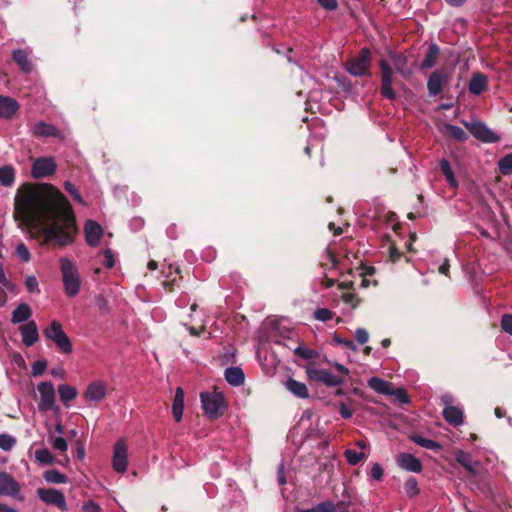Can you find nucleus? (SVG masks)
<instances>
[{
	"label": "nucleus",
	"instance_id": "obj_8",
	"mask_svg": "<svg viewBox=\"0 0 512 512\" xmlns=\"http://www.w3.org/2000/svg\"><path fill=\"white\" fill-rule=\"evenodd\" d=\"M40 395L38 409L42 412L51 411L55 408L56 397L54 385L50 381L40 382L37 386Z\"/></svg>",
	"mask_w": 512,
	"mask_h": 512
},
{
	"label": "nucleus",
	"instance_id": "obj_47",
	"mask_svg": "<svg viewBox=\"0 0 512 512\" xmlns=\"http://www.w3.org/2000/svg\"><path fill=\"white\" fill-rule=\"evenodd\" d=\"M16 255L23 262H28L31 258L28 248L23 243L17 245Z\"/></svg>",
	"mask_w": 512,
	"mask_h": 512
},
{
	"label": "nucleus",
	"instance_id": "obj_27",
	"mask_svg": "<svg viewBox=\"0 0 512 512\" xmlns=\"http://www.w3.org/2000/svg\"><path fill=\"white\" fill-rule=\"evenodd\" d=\"M226 381L232 386H240L244 383L245 376L241 368L229 367L224 373Z\"/></svg>",
	"mask_w": 512,
	"mask_h": 512
},
{
	"label": "nucleus",
	"instance_id": "obj_49",
	"mask_svg": "<svg viewBox=\"0 0 512 512\" xmlns=\"http://www.w3.org/2000/svg\"><path fill=\"white\" fill-rule=\"evenodd\" d=\"M25 286L30 293H39V284L35 276H27Z\"/></svg>",
	"mask_w": 512,
	"mask_h": 512
},
{
	"label": "nucleus",
	"instance_id": "obj_52",
	"mask_svg": "<svg viewBox=\"0 0 512 512\" xmlns=\"http://www.w3.org/2000/svg\"><path fill=\"white\" fill-rule=\"evenodd\" d=\"M369 334L366 329L358 328L355 331V339L359 344H365L368 341Z\"/></svg>",
	"mask_w": 512,
	"mask_h": 512
},
{
	"label": "nucleus",
	"instance_id": "obj_31",
	"mask_svg": "<svg viewBox=\"0 0 512 512\" xmlns=\"http://www.w3.org/2000/svg\"><path fill=\"white\" fill-rule=\"evenodd\" d=\"M455 458L459 464H461L470 474L475 475L476 469L474 468V464L472 462V456L470 453L458 450L455 453Z\"/></svg>",
	"mask_w": 512,
	"mask_h": 512
},
{
	"label": "nucleus",
	"instance_id": "obj_13",
	"mask_svg": "<svg viewBox=\"0 0 512 512\" xmlns=\"http://www.w3.org/2000/svg\"><path fill=\"white\" fill-rule=\"evenodd\" d=\"M379 66L381 68V94L383 97L393 100L396 97V93L392 88V68L386 60H380Z\"/></svg>",
	"mask_w": 512,
	"mask_h": 512
},
{
	"label": "nucleus",
	"instance_id": "obj_12",
	"mask_svg": "<svg viewBox=\"0 0 512 512\" xmlns=\"http://www.w3.org/2000/svg\"><path fill=\"white\" fill-rule=\"evenodd\" d=\"M449 73L445 68L436 69L428 78L427 90L430 96H437L448 82Z\"/></svg>",
	"mask_w": 512,
	"mask_h": 512
},
{
	"label": "nucleus",
	"instance_id": "obj_50",
	"mask_svg": "<svg viewBox=\"0 0 512 512\" xmlns=\"http://www.w3.org/2000/svg\"><path fill=\"white\" fill-rule=\"evenodd\" d=\"M501 328L512 336V314H504L501 318Z\"/></svg>",
	"mask_w": 512,
	"mask_h": 512
},
{
	"label": "nucleus",
	"instance_id": "obj_16",
	"mask_svg": "<svg viewBox=\"0 0 512 512\" xmlns=\"http://www.w3.org/2000/svg\"><path fill=\"white\" fill-rule=\"evenodd\" d=\"M397 465L406 471L420 473L422 471V463L421 461L410 453H400L396 457Z\"/></svg>",
	"mask_w": 512,
	"mask_h": 512
},
{
	"label": "nucleus",
	"instance_id": "obj_19",
	"mask_svg": "<svg viewBox=\"0 0 512 512\" xmlns=\"http://www.w3.org/2000/svg\"><path fill=\"white\" fill-rule=\"evenodd\" d=\"M31 50L15 49L12 51V59L18 65L19 69L24 73H30L34 66L30 59Z\"/></svg>",
	"mask_w": 512,
	"mask_h": 512
},
{
	"label": "nucleus",
	"instance_id": "obj_25",
	"mask_svg": "<svg viewBox=\"0 0 512 512\" xmlns=\"http://www.w3.org/2000/svg\"><path fill=\"white\" fill-rule=\"evenodd\" d=\"M285 387L289 392L298 398L306 399L309 396L308 388L303 382L289 378L285 383Z\"/></svg>",
	"mask_w": 512,
	"mask_h": 512
},
{
	"label": "nucleus",
	"instance_id": "obj_6",
	"mask_svg": "<svg viewBox=\"0 0 512 512\" xmlns=\"http://www.w3.org/2000/svg\"><path fill=\"white\" fill-rule=\"evenodd\" d=\"M441 402L444 405L443 417L447 423L454 427L461 426L464 423V415L462 408L454 406V399L450 394H444L441 397Z\"/></svg>",
	"mask_w": 512,
	"mask_h": 512
},
{
	"label": "nucleus",
	"instance_id": "obj_7",
	"mask_svg": "<svg viewBox=\"0 0 512 512\" xmlns=\"http://www.w3.org/2000/svg\"><path fill=\"white\" fill-rule=\"evenodd\" d=\"M128 465V444L121 438L113 447L112 467L116 473L123 474L127 471Z\"/></svg>",
	"mask_w": 512,
	"mask_h": 512
},
{
	"label": "nucleus",
	"instance_id": "obj_14",
	"mask_svg": "<svg viewBox=\"0 0 512 512\" xmlns=\"http://www.w3.org/2000/svg\"><path fill=\"white\" fill-rule=\"evenodd\" d=\"M465 125L471 134L482 142L495 143L499 140V136L482 122H471Z\"/></svg>",
	"mask_w": 512,
	"mask_h": 512
},
{
	"label": "nucleus",
	"instance_id": "obj_22",
	"mask_svg": "<svg viewBox=\"0 0 512 512\" xmlns=\"http://www.w3.org/2000/svg\"><path fill=\"white\" fill-rule=\"evenodd\" d=\"M18 102L8 96L0 95V117L10 119L18 111Z\"/></svg>",
	"mask_w": 512,
	"mask_h": 512
},
{
	"label": "nucleus",
	"instance_id": "obj_63",
	"mask_svg": "<svg viewBox=\"0 0 512 512\" xmlns=\"http://www.w3.org/2000/svg\"><path fill=\"white\" fill-rule=\"evenodd\" d=\"M283 468H284V466H283V464H281L279 466V469H278V478H277V480H278V483L280 485H283V484L286 483V478L284 476Z\"/></svg>",
	"mask_w": 512,
	"mask_h": 512
},
{
	"label": "nucleus",
	"instance_id": "obj_38",
	"mask_svg": "<svg viewBox=\"0 0 512 512\" xmlns=\"http://www.w3.org/2000/svg\"><path fill=\"white\" fill-rule=\"evenodd\" d=\"M498 169L503 175L512 173V153L505 155L498 161Z\"/></svg>",
	"mask_w": 512,
	"mask_h": 512
},
{
	"label": "nucleus",
	"instance_id": "obj_40",
	"mask_svg": "<svg viewBox=\"0 0 512 512\" xmlns=\"http://www.w3.org/2000/svg\"><path fill=\"white\" fill-rule=\"evenodd\" d=\"M295 355L298 357L304 359V360H311L313 358H316L318 356L317 351L309 349L307 347H304L302 345L297 346L294 349Z\"/></svg>",
	"mask_w": 512,
	"mask_h": 512
},
{
	"label": "nucleus",
	"instance_id": "obj_9",
	"mask_svg": "<svg viewBox=\"0 0 512 512\" xmlns=\"http://www.w3.org/2000/svg\"><path fill=\"white\" fill-rule=\"evenodd\" d=\"M371 64V53L369 49L362 48L358 57L347 63V71L353 76H363L369 71Z\"/></svg>",
	"mask_w": 512,
	"mask_h": 512
},
{
	"label": "nucleus",
	"instance_id": "obj_21",
	"mask_svg": "<svg viewBox=\"0 0 512 512\" xmlns=\"http://www.w3.org/2000/svg\"><path fill=\"white\" fill-rule=\"evenodd\" d=\"M31 131L33 135L39 137H61L60 131L52 124L45 123L43 121H39L35 123Z\"/></svg>",
	"mask_w": 512,
	"mask_h": 512
},
{
	"label": "nucleus",
	"instance_id": "obj_5",
	"mask_svg": "<svg viewBox=\"0 0 512 512\" xmlns=\"http://www.w3.org/2000/svg\"><path fill=\"white\" fill-rule=\"evenodd\" d=\"M305 371L309 380L323 383L327 387H336L345 382L342 376L334 375L327 369L317 368L313 364L306 365Z\"/></svg>",
	"mask_w": 512,
	"mask_h": 512
},
{
	"label": "nucleus",
	"instance_id": "obj_23",
	"mask_svg": "<svg viewBox=\"0 0 512 512\" xmlns=\"http://www.w3.org/2000/svg\"><path fill=\"white\" fill-rule=\"evenodd\" d=\"M440 54V48L437 44L431 43L428 50L420 64V69H430L437 64L438 57Z\"/></svg>",
	"mask_w": 512,
	"mask_h": 512
},
{
	"label": "nucleus",
	"instance_id": "obj_64",
	"mask_svg": "<svg viewBox=\"0 0 512 512\" xmlns=\"http://www.w3.org/2000/svg\"><path fill=\"white\" fill-rule=\"evenodd\" d=\"M0 512H18L15 508L9 507L4 503H0Z\"/></svg>",
	"mask_w": 512,
	"mask_h": 512
},
{
	"label": "nucleus",
	"instance_id": "obj_17",
	"mask_svg": "<svg viewBox=\"0 0 512 512\" xmlns=\"http://www.w3.org/2000/svg\"><path fill=\"white\" fill-rule=\"evenodd\" d=\"M22 343L26 347L33 346L39 340L38 328L35 321H28L19 327Z\"/></svg>",
	"mask_w": 512,
	"mask_h": 512
},
{
	"label": "nucleus",
	"instance_id": "obj_46",
	"mask_svg": "<svg viewBox=\"0 0 512 512\" xmlns=\"http://www.w3.org/2000/svg\"><path fill=\"white\" fill-rule=\"evenodd\" d=\"M314 318L318 321L326 322L333 318V313L327 308H318L314 311Z\"/></svg>",
	"mask_w": 512,
	"mask_h": 512
},
{
	"label": "nucleus",
	"instance_id": "obj_2",
	"mask_svg": "<svg viewBox=\"0 0 512 512\" xmlns=\"http://www.w3.org/2000/svg\"><path fill=\"white\" fill-rule=\"evenodd\" d=\"M60 270L64 291L68 297H75L81 288V279L76 265L67 257H61Z\"/></svg>",
	"mask_w": 512,
	"mask_h": 512
},
{
	"label": "nucleus",
	"instance_id": "obj_42",
	"mask_svg": "<svg viewBox=\"0 0 512 512\" xmlns=\"http://www.w3.org/2000/svg\"><path fill=\"white\" fill-rule=\"evenodd\" d=\"M389 396H394L395 400L401 404H409L410 398L403 388H395L392 386V393Z\"/></svg>",
	"mask_w": 512,
	"mask_h": 512
},
{
	"label": "nucleus",
	"instance_id": "obj_53",
	"mask_svg": "<svg viewBox=\"0 0 512 512\" xmlns=\"http://www.w3.org/2000/svg\"><path fill=\"white\" fill-rule=\"evenodd\" d=\"M100 506L93 500L85 502L82 506L83 512H100Z\"/></svg>",
	"mask_w": 512,
	"mask_h": 512
},
{
	"label": "nucleus",
	"instance_id": "obj_30",
	"mask_svg": "<svg viewBox=\"0 0 512 512\" xmlns=\"http://www.w3.org/2000/svg\"><path fill=\"white\" fill-rule=\"evenodd\" d=\"M58 393L60 400L64 403L66 407H69L68 403L74 400L77 396L76 388L67 384L59 385Z\"/></svg>",
	"mask_w": 512,
	"mask_h": 512
},
{
	"label": "nucleus",
	"instance_id": "obj_61",
	"mask_svg": "<svg viewBox=\"0 0 512 512\" xmlns=\"http://www.w3.org/2000/svg\"><path fill=\"white\" fill-rule=\"evenodd\" d=\"M389 257L392 262H396L400 258V253L395 247H390Z\"/></svg>",
	"mask_w": 512,
	"mask_h": 512
},
{
	"label": "nucleus",
	"instance_id": "obj_55",
	"mask_svg": "<svg viewBox=\"0 0 512 512\" xmlns=\"http://www.w3.org/2000/svg\"><path fill=\"white\" fill-rule=\"evenodd\" d=\"M104 264L108 268H112L115 264L113 252L111 249H105L104 250Z\"/></svg>",
	"mask_w": 512,
	"mask_h": 512
},
{
	"label": "nucleus",
	"instance_id": "obj_4",
	"mask_svg": "<svg viewBox=\"0 0 512 512\" xmlns=\"http://www.w3.org/2000/svg\"><path fill=\"white\" fill-rule=\"evenodd\" d=\"M202 408L206 416L217 419L224 414L226 403L220 392H202L200 394Z\"/></svg>",
	"mask_w": 512,
	"mask_h": 512
},
{
	"label": "nucleus",
	"instance_id": "obj_44",
	"mask_svg": "<svg viewBox=\"0 0 512 512\" xmlns=\"http://www.w3.org/2000/svg\"><path fill=\"white\" fill-rule=\"evenodd\" d=\"M65 190L73 197L74 200L79 202L80 204H85L82 196L80 195L78 189L72 184L70 181H66L64 183Z\"/></svg>",
	"mask_w": 512,
	"mask_h": 512
},
{
	"label": "nucleus",
	"instance_id": "obj_3",
	"mask_svg": "<svg viewBox=\"0 0 512 512\" xmlns=\"http://www.w3.org/2000/svg\"><path fill=\"white\" fill-rule=\"evenodd\" d=\"M43 335L47 340L53 342L62 353L70 354L73 351L72 342L59 321L53 320L43 330Z\"/></svg>",
	"mask_w": 512,
	"mask_h": 512
},
{
	"label": "nucleus",
	"instance_id": "obj_58",
	"mask_svg": "<svg viewBox=\"0 0 512 512\" xmlns=\"http://www.w3.org/2000/svg\"><path fill=\"white\" fill-rule=\"evenodd\" d=\"M339 413H340L341 417L344 419H350L353 414L351 409H349L345 403L339 404Z\"/></svg>",
	"mask_w": 512,
	"mask_h": 512
},
{
	"label": "nucleus",
	"instance_id": "obj_51",
	"mask_svg": "<svg viewBox=\"0 0 512 512\" xmlns=\"http://www.w3.org/2000/svg\"><path fill=\"white\" fill-rule=\"evenodd\" d=\"M370 477L376 481H380L383 477V469L380 464L374 463L371 471H370Z\"/></svg>",
	"mask_w": 512,
	"mask_h": 512
},
{
	"label": "nucleus",
	"instance_id": "obj_37",
	"mask_svg": "<svg viewBox=\"0 0 512 512\" xmlns=\"http://www.w3.org/2000/svg\"><path fill=\"white\" fill-rule=\"evenodd\" d=\"M413 442L420 445L423 448L430 449V450H439L441 448V445L433 441L431 439H427L421 436H414L412 437Z\"/></svg>",
	"mask_w": 512,
	"mask_h": 512
},
{
	"label": "nucleus",
	"instance_id": "obj_18",
	"mask_svg": "<svg viewBox=\"0 0 512 512\" xmlns=\"http://www.w3.org/2000/svg\"><path fill=\"white\" fill-rule=\"evenodd\" d=\"M84 233L87 244L91 247H96L103 236V229L97 222L88 220L85 223Z\"/></svg>",
	"mask_w": 512,
	"mask_h": 512
},
{
	"label": "nucleus",
	"instance_id": "obj_56",
	"mask_svg": "<svg viewBox=\"0 0 512 512\" xmlns=\"http://www.w3.org/2000/svg\"><path fill=\"white\" fill-rule=\"evenodd\" d=\"M318 3L326 10L333 11L337 9L338 2L337 0H317Z\"/></svg>",
	"mask_w": 512,
	"mask_h": 512
},
{
	"label": "nucleus",
	"instance_id": "obj_57",
	"mask_svg": "<svg viewBox=\"0 0 512 512\" xmlns=\"http://www.w3.org/2000/svg\"><path fill=\"white\" fill-rule=\"evenodd\" d=\"M404 61L405 60L403 58L397 56V57L394 58V65H395L396 70H397L398 73H400V74H402L404 76H408V75H410V70L406 71V70H404L402 68V64L401 63L404 62Z\"/></svg>",
	"mask_w": 512,
	"mask_h": 512
},
{
	"label": "nucleus",
	"instance_id": "obj_32",
	"mask_svg": "<svg viewBox=\"0 0 512 512\" xmlns=\"http://www.w3.org/2000/svg\"><path fill=\"white\" fill-rule=\"evenodd\" d=\"M15 181V169L11 165L0 166V183L5 187H10Z\"/></svg>",
	"mask_w": 512,
	"mask_h": 512
},
{
	"label": "nucleus",
	"instance_id": "obj_39",
	"mask_svg": "<svg viewBox=\"0 0 512 512\" xmlns=\"http://www.w3.org/2000/svg\"><path fill=\"white\" fill-rule=\"evenodd\" d=\"M344 456L350 465H357L361 460L365 458L364 452H357L353 449H347L344 452Z\"/></svg>",
	"mask_w": 512,
	"mask_h": 512
},
{
	"label": "nucleus",
	"instance_id": "obj_34",
	"mask_svg": "<svg viewBox=\"0 0 512 512\" xmlns=\"http://www.w3.org/2000/svg\"><path fill=\"white\" fill-rule=\"evenodd\" d=\"M440 169L443 175L445 176L447 182L449 185L453 188H456L458 186V182L454 176L453 170L450 166V163L446 159H442L440 161Z\"/></svg>",
	"mask_w": 512,
	"mask_h": 512
},
{
	"label": "nucleus",
	"instance_id": "obj_28",
	"mask_svg": "<svg viewBox=\"0 0 512 512\" xmlns=\"http://www.w3.org/2000/svg\"><path fill=\"white\" fill-rule=\"evenodd\" d=\"M368 386L375 392L382 395H390L392 393V383L378 377H372L368 380Z\"/></svg>",
	"mask_w": 512,
	"mask_h": 512
},
{
	"label": "nucleus",
	"instance_id": "obj_35",
	"mask_svg": "<svg viewBox=\"0 0 512 512\" xmlns=\"http://www.w3.org/2000/svg\"><path fill=\"white\" fill-rule=\"evenodd\" d=\"M34 457L37 463L43 465H51L55 461V458L52 455V453L46 448L36 450L34 453Z\"/></svg>",
	"mask_w": 512,
	"mask_h": 512
},
{
	"label": "nucleus",
	"instance_id": "obj_24",
	"mask_svg": "<svg viewBox=\"0 0 512 512\" xmlns=\"http://www.w3.org/2000/svg\"><path fill=\"white\" fill-rule=\"evenodd\" d=\"M184 411V391L178 387L172 403V414L176 422H180Z\"/></svg>",
	"mask_w": 512,
	"mask_h": 512
},
{
	"label": "nucleus",
	"instance_id": "obj_33",
	"mask_svg": "<svg viewBox=\"0 0 512 512\" xmlns=\"http://www.w3.org/2000/svg\"><path fill=\"white\" fill-rule=\"evenodd\" d=\"M43 478L47 483L65 484L67 477L56 469L47 470L43 473Z\"/></svg>",
	"mask_w": 512,
	"mask_h": 512
},
{
	"label": "nucleus",
	"instance_id": "obj_29",
	"mask_svg": "<svg viewBox=\"0 0 512 512\" xmlns=\"http://www.w3.org/2000/svg\"><path fill=\"white\" fill-rule=\"evenodd\" d=\"M487 87V79L481 73H476L472 76L469 82V91L474 95L481 94Z\"/></svg>",
	"mask_w": 512,
	"mask_h": 512
},
{
	"label": "nucleus",
	"instance_id": "obj_26",
	"mask_svg": "<svg viewBox=\"0 0 512 512\" xmlns=\"http://www.w3.org/2000/svg\"><path fill=\"white\" fill-rule=\"evenodd\" d=\"M32 315V310L27 303H20L11 315V322L13 324L26 322Z\"/></svg>",
	"mask_w": 512,
	"mask_h": 512
},
{
	"label": "nucleus",
	"instance_id": "obj_62",
	"mask_svg": "<svg viewBox=\"0 0 512 512\" xmlns=\"http://www.w3.org/2000/svg\"><path fill=\"white\" fill-rule=\"evenodd\" d=\"M333 366L335 367V369L341 373L342 375H348L349 374V370L348 368H346L343 364L341 363H338V362H335L333 364Z\"/></svg>",
	"mask_w": 512,
	"mask_h": 512
},
{
	"label": "nucleus",
	"instance_id": "obj_48",
	"mask_svg": "<svg viewBox=\"0 0 512 512\" xmlns=\"http://www.w3.org/2000/svg\"><path fill=\"white\" fill-rule=\"evenodd\" d=\"M47 368V363L45 360H37L33 363L31 374L32 376H40Z\"/></svg>",
	"mask_w": 512,
	"mask_h": 512
},
{
	"label": "nucleus",
	"instance_id": "obj_15",
	"mask_svg": "<svg viewBox=\"0 0 512 512\" xmlns=\"http://www.w3.org/2000/svg\"><path fill=\"white\" fill-rule=\"evenodd\" d=\"M107 384L104 381L96 380L91 382L84 393L86 400L91 402H99L106 397Z\"/></svg>",
	"mask_w": 512,
	"mask_h": 512
},
{
	"label": "nucleus",
	"instance_id": "obj_1",
	"mask_svg": "<svg viewBox=\"0 0 512 512\" xmlns=\"http://www.w3.org/2000/svg\"><path fill=\"white\" fill-rule=\"evenodd\" d=\"M16 211L27 226L44 236V244L65 247L73 243L77 232L71 204L51 184L22 185L16 195Z\"/></svg>",
	"mask_w": 512,
	"mask_h": 512
},
{
	"label": "nucleus",
	"instance_id": "obj_54",
	"mask_svg": "<svg viewBox=\"0 0 512 512\" xmlns=\"http://www.w3.org/2000/svg\"><path fill=\"white\" fill-rule=\"evenodd\" d=\"M342 300L344 303L350 305L352 308L357 307L359 300L352 293H344L342 296Z\"/></svg>",
	"mask_w": 512,
	"mask_h": 512
},
{
	"label": "nucleus",
	"instance_id": "obj_45",
	"mask_svg": "<svg viewBox=\"0 0 512 512\" xmlns=\"http://www.w3.org/2000/svg\"><path fill=\"white\" fill-rule=\"evenodd\" d=\"M404 489L409 497H414L419 493L418 483L415 478H409L405 484Z\"/></svg>",
	"mask_w": 512,
	"mask_h": 512
},
{
	"label": "nucleus",
	"instance_id": "obj_11",
	"mask_svg": "<svg viewBox=\"0 0 512 512\" xmlns=\"http://www.w3.org/2000/svg\"><path fill=\"white\" fill-rule=\"evenodd\" d=\"M57 169V165L51 157H41L34 160L31 168L33 178L40 179L52 176Z\"/></svg>",
	"mask_w": 512,
	"mask_h": 512
},
{
	"label": "nucleus",
	"instance_id": "obj_43",
	"mask_svg": "<svg viewBox=\"0 0 512 512\" xmlns=\"http://www.w3.org/2000/svg\"><path fill=\"white\" fill-rule=\"evenodd\" d=\"M49 440H50V443H51L52 447L55 450L60 451V452H66L67 451L68 443H67V441L62 436L50 437Z\"/></svg>",
	"mask_w": 512,
	"mask_h": 512
},
{
	"label": "nucleus",
	"instance_id": "obj_20",
	"mask_svg": "<svg viewBox=\"0 0 512 512\" xmlns=\"http://www.w3.org/2000/svg\"><path fill=\"white\" fill-rule=\"evenodd\" d=\"M19 491V484L8 473L0 471V495L15 497Z\"/></svg>",
	"mask_w": 512,
	"mask_h": 512
},
{
	"label": "nucleus",
	"instance_id": "obj_36",
	"mask_svg": "<svg viewBox=\"0 0 512 512\" xmlns=\"http://www.w3.org/2000/svg\"><path fill=\"white\" fill-rule=\"evenodd\" d=\"M445 129H446V132L451 137H453L454 139H456L458 141H465L468 138L467 133L459 126L446 125Z\"/></svg>",
	"mask_w": 512,
	"mask_h": 512
},
{
	"label": "nucleus",
	"instance_id": "obj_59",
	"mask_svg": "<svg viewBox=\"0 0 512 512\" xmlns=\"http://www.w3.org/2000/svg\"><path fill=\"white\" fill-rule=\"evenodd\" d=\"M318 512H336V508L332 502H323L318 505Z\"/></svg>",
	"mask_w": 512,
	"mask_h": 512
},
{
	"label": "nucleus",
	"instance_id": "obj_60",
	"mask_svg": "<svg viewBox=\"0 0 512 512\" xmlns=\"http://www.w3.org/2000/svg\"><path fill=\"white\" fill-rule=\"evenodd\" d=\"M0 283L6 287V288H9L11 286V283L10 281L7 279L6 275H5V272L2 268V265L0 264Z\"/></svg>",
	"mask_w": 512,
	"mask_h": 512
},
{
	"label": "nucleus",
	"instance_id": "obj_41",
	"mask_svg": "<svg viewBox=\"0 0 512 512\" xmlns=\"http://www.w3.org/2000/svg\"><path fill=\"white\" fill-rule=\"evenodd\" d=\"M16 444V439L6 433L0 434V448L4 451H10Z\"/></svg>",
	"mask_w": 512,
	"mask_h": 512
},
{
	"label": "nucleus",
	"instance_id": "obj_10",
	"mask_svg": "<svg viewBox=\"0 0 512 512\" xmlns=\"http://www.w3.org/2000/svg\"><path fill=\"white\" fill-rule=\"evenodd\" d=\"M37 495L45 504L54 505L63 512L68 509L65 495L60 490L54 488H39Z\"/></svg>",
	"mask_w": 512,
	"mask_h": 512
}]
</instances>
